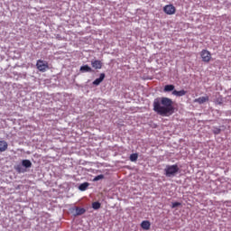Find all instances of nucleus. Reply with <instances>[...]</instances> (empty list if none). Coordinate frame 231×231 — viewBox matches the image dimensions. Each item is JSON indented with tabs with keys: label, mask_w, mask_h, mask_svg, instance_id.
<instances>
[{
	"label": "nucleus",
	"mask_w": 231,
	"mask_h": 231,
	"mask_svg": "<svg viewBox=\"0 0 231 231\" xmlns=\"http://www.w3.org/2000/svg\"><path fill=\"white\" fill-rule=\"evenodd\" d=\"M174 102L169 97H157L153 101V111L161 116L174 115Z\"/></svg>",
	"instance_id": "f257e3e1"
},
{
	"label": "nucleus",
	"mask_w": 231,
	"mask_h": 231,
	"mask_svg": "<svg viewBox=\"0 0 231 231\" xmlns=\"http://www.w3.org/2000/svg\"><path fill=\"white\" fill-rule=\"evenodd\" d=\"M165 176L168 178H171V176H176L178 172H180V167H178V164L173 165H167L164 169Z\"/></svg>",
	"instance_id": "f03ea898"
},
{
	"label": "nucleus",
	"mask_w": 231,
	"mask_h": 231,
	"mask_svg": "<svg viewBox=\"0 0 231 231\" xmlns=\"http://www.w3.org/2000/svg\"><path fill=\"white\" fill-rule=\"evenodd\" d=\"M37 69L39 71H42V73H44L47 71V69H50V66L48 65V61H44L42 60H38L36 63Z\"/></svg>",
	"instance_id": "7ed1b4c3"
},
{
	"label": "nucleus",
	"mask_w": 231,
	"mask_h": 231,
	"mask_svg": "<svg viewBox=\"0 0 231 231\" xmlns=\"http://www.w3.org/2000/svg\"><path fill=\"white\" fill-rule=\"evenodd\" d=\"M200 57L203 62H210V60H212V54L207 50L201 51Z\"/></svg>",
	"instance_id": "20e7f679"
},
{
	"label": "nucleus",
	"mask_w": 231,
	"mask_h": 231,
	"mask_svg": "<svg viewBox=\"0 0 231 231\" xmlns=\"http://www.w3.org/2000/svg\"><path fill=\"white\" fill-rule=\"evenodd\" d=\"M163 12L167 15H174L176 14V7L172 5H167L163 7Z\"/></svg>",
	"instance_id": "39448f33"
},
{
	"label": "nucleus",
	"mask_w": 231,
	"mask_h": 231,
	"mask_svg": "<svg viewBox=\"0 0 231 231\" xmlns=\"http://www.w3.org/2000/svg\"><path fill=\"white\" fill-rule=\"evenodd\" d=\"M106 79V74L105 73H101L98 79H96L93 81V85L94 86H100V83H102L104 81V79Z\"/></svg>",
	"instance_id": "423d86ee"
},
{
	"label": "nucleus",
	"mask_w": 231,
	"mask_h": 231,
	"mask_svg": "<svg viewBox=\"0 0 231 231\" xmlns=\"http://www.w3.org/2000/svg\"><path fill=\"white\" fill-rule=\"evenodd\" d=\"M91 66L94 68V69H102V61L98 60L91 61Z\"/></svg>",
	"instance_id": "0eeeda50"
},
{
	"label": "nucleus",
	"mask_w": 231,
	"mask_h": 231,
	"mask_svg": "<svg viewBox=\"0 0 231 231\" xmlns=\"http://www.w3.org/2000/svg\"><path fill=\"white\" fill-rule=\"evenodd\" d=\"M79 71L81 73H91V71H93V69H91V67H89L88 65H84L80 67Z\"/></svg>",
	"instance_id": "6e6552de"
},
{
	"label": "nucleus",
	"mask_w": 231,
	"mask_h": 231,
	"mask_svg": "<svg viewBox=\"0 0 231 231\" xmlns=\"http://www.w3.org/2000/svg\"><path fill=\"white\" fill-rule=\"evenodd\" d=\"M141 227L143 230H151V222L149 220H144L141 223Z\"/></svg>",
	"instance_id": "1a4fd4ad"
},
{
	"label": "nucleus",
	"mask_w": 231,
	"mask_h": 231,
	"mask_svg": "<svg viewBox=\"0 0 231 231\" xmlns=\"http://www.w3.org/2000/svg\"><path fill=\"white\" fill-rule=\"evenodd\" d=\"M172 95H174V97H185V95H187V91L186 90H173L172 91Z\"/></svg>",
	"instance_id": "9d476101"
},
{
	"label": "nucleus",
	"mask_w": 231,
	"mask_h": 231,
	"mask_svg": "<svg viewBox=\"0 0 231 231\" xmlns=\"http://www.w3.org/2000/svg\"><path fill=\"white\" fill-rule=\"evenodd\" d=\"M194 102L198 104H205V102H208V97H200L199 98L194 99Z\"/></svg>",
	"instance_id": "9b49d317"
},
{
	"label": "nucleus",
	"mask_w": 231,
	"mask_h": 231,
	"mask_svg": "<svg viewBox=\"0 0 231 231\" xmlns=\"http://www.w3.org/2000/svg\"><path fill=\"white\" fill-rule=\"evenodd\" d=\"M8 149V143L6 141H0V152H5Z\"/></svg>",
	"instance_id": "f8f14e48"
},
{
	"label": "nucleus",
	"mask_w": 231,
	"mask_h": 231,
	"mask_svg": "<svg viewBox=\"0 0 231 231\" xmlns=\"http://www.w3.org/2000/svg\"><path fill=\"white\" fill-rule=\"evenodd\" d=\"M75 210H76L75 216H82L83 214H86V208H84L76 207Z\"/></svg>",
	"instance_id": "ddd939ff"
},
{
	"label": "nucleus",
	"mask_w": 231,
	"mask_h": 231,
	"mask_svg": "<svg viewBox=\"0 0 231 231\" xmlns=\"http://www.w3.org/2000/svg\"><path fill=\"white\" fill-rule=\"evenodd\" d=\"M22 165L25 167V169H30V167H32V162L30 160H23Z\"/></svg>",
	"instance_id": "4468645a"
},
{
	"label": "nucleus",
	"mask_w": 231,
	"mask_h": 231,
	"mask_svg": "<svg viewBox=\"0 0 231 231\" xmlns=\"http://www.w3.org/2000/svg\"><path fill=\"white\" fill-rule=\"evenodd\" d=\"M174 88H175L174 85H166L164 87L163 91H164V93H169L171 91H174Z\"/></svg>",
	"instance_id": "2eb2a0df"
},
{
	"label": "nucleus",
	"mask_w": 231,
	"mask_h": 231,
	"mask_svg": "<svg viewBox=\"0 0 231 231\" xmlns=\"http://www.w3.org/2000/svg\"><path fill=\"white\" fill-rule=\"evenodd\" d=\"M89 187V182H84L79 185V190L83 191L86 190Z\"/></svg>",
	"instance_id": "dca6fc26"
},
{
	"label": "nucleus",
	"mask_w": 231,
	"mask_h": 231,
	"mask_svg": "<svg viewBox=\"0 0 231 231\" xmlns=\"http://www.w3.org/2000/svg\"><path fill=\"white\" fill-rule=\"evenodd\" d=\"M138 160V153H132L130 155V161L136 162Z\"/></svg>",
	"instance_id": "f3484780"
},
{
	"label": "nucleus",
	"mask_w": 231,
	"mask_h": 231,
	"mask_svg": "<svg viewBox=\"0 0 231 231\" xmlns=\"http://www.w3.org/2000/svg\"><path fill=\"white\" fill-rule=\"evenodd\" d=\"M92 208H94V210H98V208H100V202H94L92 204Z\"/></svg>",
	"instance_id": "a211bd4d"
},
{
	"label": "nucleus",
	"mask_w": 231,
	"mask_h": 231,
	"mask_svg": "<svg viewBox=\"0 0 231 231\" xmlns=\"http://www.w3.org/2000/svg\"><path fill=\"white\" fill-rule=\"evenodd\" d=\"M99 180H104V175L100 174L94 178V181H99Z\"/></svg>",
	"instance_id": "6ab92c4d"
},
{
	"label": "nucleus",
	"mask_w": 231,
	"mask_h": 231,
	"mask_svg": "<svg viewBox=\"0 0 231 231\" xmlns=\"http://www.w3.org/2000/svg\"><path fill=\"white\" fill-rule=\"evenodd\" d=\"M176 207H181V203H180V202H173L171 204V208H176Z\"/></svg>",
	"instance_id": "aec40b11"
}]
</instances>
